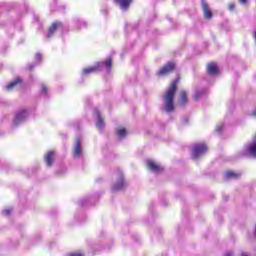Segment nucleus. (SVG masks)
Masks as SVG:
<instances>
[{
    "label": "nucleus",
    "mask_w": 256,
    "mask_h": 256,
    "mask_svg": "<svg viewBox=\"0 0 256 256\" xmlns=\"http://www.w3.org/2000/svg\"><path fill=\"white\" fill-rule=\"evenodd\" d=\"M175 93H177V84L175 82H172L163 96V109L164 111H166V113H171V111L175 109V105L173 104V99H175Z\"/></svg>",
    "instance_id": "1"
},
{
    "label": "nucleus",
    "mask_w": 256,
    "mask_h": 256,
    "mask_svg": "<svg viewBox=\"0 0 256 256\" xmlns=\"http://www.w3.org/2000/svg\"><path fill=\"white\" fill-rule=\"evenodd\" d=\"M112 60L108 58L105 62H98L94 66H89L83 69V75H91V73H97V71H103V69H107L108 73L111 71Z\"/></svg>",
    "instance_id": "2"
},
{
    "label": "nucleus",
    "mask_w": 256,
    "mask_h": 256,
    "mask_svg": "<svg viewBox=\"0 0 256 256\" xmlns=\"http://www.w3.org/2000/svg\"><path fill=\"white\" fill-rule=\"evenodd\" d=\"M55 31H60L62 34L67 33L68 27H67V25L63 24L62 22H59V21L54 22L48 30L47 38L51 39V37H53V34L55 33Z\"/></svg>",
    "instance_id": "3"
},
{
    "label": "nucleus",
    "mask_w": 256,
    "mask_h": 256,
    "mask_svg": "<svg viewBox=\"0 0 256 256\" xmlns=\"http://www.w3.org/2000/svg\"><path fill=\"white\" fill-rule=\"evenodd\" d=\"M27 119H29V110H18L15 114L13 125H15V127L22 125V123H25V121H27Z\"/></svg>",
    "instance_id": "4"
},
{
    "label": "nucleus",
    "mask_w": 256,
    "mask_h": 256,
    "mask_svg": "<svg viewBox=\"0 0 256 256\" xmlns=\"http://www.w3.org/2000/svg\"><path fill=\"white\" fill-rule=\"evenodd\" d=\"M243 157H256V135L250 143H248L241 152Z\"/></svg>",
    "instance_id": "5"
},
{
    "label": "nucleus",
    "mask_w": 256,
    "mask_h": 256,
    "mask_svg": "<svg viewBox=\"0 0 256 256\" xmlns=\"http://www.w3.org/2000/svg\"><path fill=\"white\" fill-rule=\"evenodd\" d=\"M116 175L118 177V180L112 186L113 193H117V191H123V189H125V178L123 177V172L118 169Z\"/></svg>",
    "instance_id": "6"
},
{
    "label": "nucleus",
    "mask_w": 256,
    "mask_h": 256,
    "mask_svg": "<svg viewBox=\"0 0 256 256\" xmlns=\"http://www.w3.org/2000/svg\"><path fill=\"white\" fill-rule=\"evenodd\" d=\"M207 153V146L205 144H196L192 148L193 159H199V157Z\"/></svg>",
    "instance_id": "7"
},
{
    "label": "nucleus",
    "mask_w": 256,
    "mask_h": 256,
    "mask_svg": "<svg viewBox=\"0 0 256 256\" xmlns=\"http://www.w3.org/2000/svg\"><path fill=\"white\" fill-rule=\"evenodd\" d=\"M73 157L74 159H83L84 157L83 146H81V141L79 139H76L75 141Z\"/></svg>",
    "instance_id": "8"
},
{
    "label": "nucleus",
    "mask_w": 256,
    "mask_h": 256,
    "mask_svg": "<svg viewBox=\"0 0 256 256\" xmlns=\"http://www.w3.org/2000/svg\"><path fill=\"white\" fill-rule=\"evenodd\" d=\"M173 69H175V63L173 62H168L166 65L163 66V68H161L157 75L160 77H163V75H168V73H171V71H173Z\"/></svg>",
    "instance_id": "9"
},
{
    "label": "nucleus",
    "mask_w": 256,
    "mask_h": 256,
    "mask_svg": "<svg viewBox=\"0 0 256 256\" xmlns=\"http://www.w3.org/2000/svg\"><path fill=\"white\" fill-rule=\"evenodd\" d=\"M146 165L150 171L153 173H161L163 171V167L159 164H156L153 160H147Z\"/></svg>",
    "instance_id": "10"
},
{
    "label": "nucleus",
    "mask_w": 256,
    "mask_h": 256,
    "mask_svg": "<svg viewBox=\"0 0 256 256\" xmlns=\"http://www.w3.org/2000/svg\"><path fill=\"white\" fill-rule=\"evenodd\" d=\"M94 117H96V127L100 129V131H103L105 127V122L103 121V118L101 117V112H99L98 109H94Z\"/></svg>",
    "instance_id": "11"
},
{
    "label": "nucleus",
    "mask_w": 256,
    "mask_h": 256,
    "mask_svg": "<svg viewBox=\"0 0 256 256\" xmlns=\"http://www.w3.org/2000/svg\"><path fill=\"white\" fill-rule=\"evenodd\" d=\"M207 73L209 77H215L219 75V68L217 67V64L210 63L207 65Z\"/></svg>",
    "instance_id": "12"
},
{
    "label": "nucleus",
    "mask_w": 256,
    "mask_h": 256,
    "mask_svg": "<svg viewBox=\"0 0 256 256\" xmlns=\"http://www.w3.org/2000/svg\"><path fill=\"white\" fill-rule=\"evenodd\" d=\"M202 10L204 13L205 19H211L213 17V12H211V8L209 7V4L205 2V0H202Z\"/></svg>",
    "instance_id": "13"
},
{
    "label": "nucleus",
    "mask_w": 256,
    "mask_h": 256,
    "mask_svg": "<svg viewBox=\"0 0 256 256\" xmlns=\"http://www.w3.org/2000/svg\"><path fill=\"white\" fill-rule=\"evenodd\" d=\"M116 5H119L122 11H127L129 9V5L133 0H114Z\"/></svg>",
    "instance_id": "14"
},
{
    "label": "nucleus",
    "mask_w": 256,
    "mask_h": 256,
    "mask_svg": "<svg viewBox=\"0 0 256 256\" xmlns=\"http://www.w3.org/2000/svg\"><path fill=\"white\" fill-rule=\"evenodd\" d=\"M44 159L47 167H51L53 165V161H55V152L53 151L47 152Z\"/></svg>",
    "instance_id": "15"
},
{
    "label": "nucleus",
    "mask_w": 256,
    "mask_h": 256,
    "mask_svg": "<svg viewBox=\"0 0 256 256\" xmlns=\"http://www.w3.org/2000/svg\"><path fill=\"white\" fill-rule=\"evenodd\" d=\"M73 22L75 24L76 29L80 30V29H86L87 27V22H85V20H82L79 17H75L73 19Z\"/></svg>",
    "instance_id": "16"
},
{
    "label": "nucleus",
    "mask_w": 256,
    "mask_h": 256,
    "mask_svg": "<svg viewBox=\"0 0 256 256\" xmlns=\"http://www.w3.org/2000/svg\"><path fill=\"white\" fill-rule=\"evenodd\" d=\"M22 81L20 78H16L14 81L10 82L7 86H6V91H13V89L19 87V85H21Z\"/></svg>",
    "instance_id": "17"
},
{
    "label": "nucleus",
    "mask_w": 256,
    "mask_h": 256,
    "mask_svg": "<svg viewBox=\"0 0 256 256\" xmlns=\"http://www.w3.org/2000/svg\"><path fill=\"white\" fill-rule=\"evenodd\" d=\"M207 93L208 91L206 88L197 90L196 93L194 94V99L196 101H199V99H203V97H207Z\"/></svg>",
    "instance_id": "18"
},
{
    "label": "nucleus",
    "mask_w": 256,
    "mask_h": 256,
    "mask_svg": "<svg viewBox=\"0 0 256 256\" xmlns=\"http://www.w3.org/2000/svg\"><path fill=\"white\" fill-rule=\"evenodd\" d=\"M225 179H239L241 177V174L234 172V171H227L224 173Z\"/></svg>",
    "instance_id": "19"
},
{
    "label": "nucleus",
    "mask_w": 256,
    "mask_h": 256,
    "mask_svg": "<svg viewBox=\"0 0 256 256\" xmlns=\"http://www.w3.org/2000/svg\"><path fill=\"white\" fill-rule=\"evenodd\" d=\"M81 207H87V205H93V198L86 197L80 200Z\"/></svg>",
    "instance_id": "20"
},
{
    "label": "nucleus",
    "mask_w": 256,
    "mask_h": 256,
    "mask_svg": "<svg viewBox=\"0 0 256 256\" xmlns=\"http://www.w3.org/2000/svg\"><path fill=\"white\" fill-rule=\"evenodd\" d=\"M116 135H118L120 139H123L127 136V130L125 128H118L116 129Z\"/></svg>",
    "instance_id": "21"
},
{
    "label": "nucleus",
    "mask_w": 256,
    "mask_h": 256,
    "mask_svg": "<svg viewBox=\"0 0 256 256\" xmlns=\"http://www.w3.org/2000/svg\"><path fill=\"white\" fill-rule=\"evenodd\" d=\"M179 103H180V105L187 104V92H185V91L181 92Z\"/></svg>",
    "instance_id": "22"
},
{
    "label": "nucleus",
    "mask_w": 256,
    "mask_h": 256,
    "mask_svg": "<svg viewBox=\"0 0 256 256\" xmlns=\"http://www.w3.org/2000/svg\"><path fill=\"white\" fill-rule=\"evenodd\" d=\"M41 59H43V55H41V53H37V54L35 55V61H36V63L30 64V65H29V69H33V68L37 65V63H39V61H41Z\"/></svg>",
    "instance_id": "23"
},
{
    "label": "nucleus",
    "mask_w": 256,
    "mask_h": 256,
    "mask_svg": "<svg viewBox=\"0 0 256 256\" xmlns=\"http://www.w3.org/2000/svg\"><path fill=\"white\" fill-rule=\"evenodd\" d=\"M11 213H13V208H6L2 211V215H4V217H9Z\"/></svg>",
    "instance_id": "24"
},
{
    "label": "nucleus",
    "mask_w": 256,
    "mask_h": 256,
    "mask_svg": "<svg viewBox=\"0 0 256 256\" xmlns=\"http://www.w3.org/2000/svg\"><path fill=\"white\" fill-rule=\"evenodd\" d=\"M225 129V123H220L216 126V133H221Z\"/></svg>",
    "instance_id": "25"
},
{
    "label": "nucleus",
    "mask_w": 256,
    "mask_h": 256,
    "mask_svg": "<svg viewBox=\"0 0 256 256\" xmlns=\"http://www.w3.org/2000/svg\"><path fill=\"white\" fill-rule=\"evenodd\" d=\"M65 173H67V168L65 166L61 167V169H59L57 172H56V175H65Z\"/></svg>",
    "instance_id": "26"
},
{
    "label": "nucleus",
    "mask_w": 256,
    "mask_h": 256,
    "mask_svg": "<svg viewBox=\"0 0 256 256\" xmlns=\"http://www.w3.org/2000/svg\"><path fill=\"white\" fill-rule=\"evenodd\" d=\"M41 94L44 95V97H47V86L42 85Z\"/></svg>",
    "instance_id": "27"
},
{
    "label": "nucleus",
    "mask_w": 256,
    "mask_h": 256,
    "mask_svg": "<svg viewBox=\"0 0 256 256\" xmlns=\"http://www.w3.org/2000/svg\"><path fill=\"white\" fill-rule=\"evenodd\" d=\"M228 9H229V11H235V3H230L228 5Z\"/></svg>",
    "instance_id": "28"
},
{
    "label": "nucleus",
    "mask_w": 256,
    "mask_h": 256,
    "mask_svg": "<svg viewBox=\"0 0 256 256\" xmlns=\"http://www.w3.org/2000/svg\"><path fill=\"white\" fill-rule=\"evenodd\" d=\"M238 2L240 3V5H243L245 7L247 3H249V0H238Z\"/></svg>",
    "instance_id": "29"
},
{
    "label": "nucleus",
    "mask_w": 256,
    "mask_h": 256,
    "mask_svg": "<svg viewBox=\"0 0 256 256\" xmlns=\"http://www.w3.org/2000/svg\"><path fill=\"white\" fill-rule=\"evenodd\" d=\"M224 256H233V252L232 251H228V252L224 253Z\"/></svg>",
    "instance_id": "30"
},
{
    "label": "nucleus",
    "mask_w": 256,
    "mask_h": 256,
    "mask_svg": "<svg viewBox=\"0 0 256 256\" xmlns=\"http://www.w3.org/2000/svg\"><path fill=\"white\" fill-rule=\"evenodd\" d=\"M129 29H133V26H131V25H126L125 30H126V31H129Z\"/></svg>",
    "instance_id": "31"
},
{
    "label": "nucleus",
    "mask_w": 256,
    "mask_h": 256,
    "mask_svg": "<svg viewBox=\"0 0 256 256\" xmlns=\"http://www.w3.org/2000/svg\"><path fill=\"white\" fill-rule=\"evenodd\" d=\"M58 9H59V11H64L65 6H60Z\"/></svg>",
    "instance_id": "32"
},
{
    "label": "nucleus",
    "mask_w": 256,
    "mask_h": 256,
    "mask_svg": "<svg viewBox=\"0 0 256 256\" xmlns=\"http://www.w3.org/2000/svg\"><path fill=\"white\" fill-rule=\"evenodd\" d=\"M0 7L1 8L5 7V3H0Z\"/></svg>",
    "instance_id": "33"
},
{
    "label": "nucleus",
    "mask_w": 256,
    "mask_h": 256,
    "mask_svg": "<svg viewBox=\"0 0 256 256\" xmlns=\"http://www.w3.org/2000/svg\"><path fill=\"white\" fill-rule=\"evenodd\" d=\"M184 120H185V123H187V118H184Z\"/></svg>",
    "instance_id": "34"
}]
</instances>
